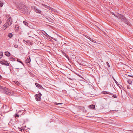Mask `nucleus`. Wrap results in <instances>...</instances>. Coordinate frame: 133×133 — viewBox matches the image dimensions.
Segmentation results:
<instances>
[{
  "instance_id": "c03bdc74",
  "label": "nucleus",
  "mask_w": 133,
  "mask_h": 133,
  "mask_svg": "<svg viewBox=\"0 0 133 133\" xmlns=\"http://www.w3.org/2000/svg\"><path fill=\"white\" fill-rule=\"evenodd\" d=\"M129 76L130 77H132V78H133V76L129 75Z\"/></svg>"
},
{
  "instance_id": "0eeeda50",
  "label": "nucleus",
  "mask_w": 133,
  "mask_h": 133,
  "mask_svg": "<svg viewBox=\"0 0 133 133\" xmlns=\"http://www.w3.org/2000/svg\"><path fill=\"white\" fill-rule=\"evenodd\" d=\"M42 5L44 7L47 8L49 10H51V11H54V10H55V9H53L52 7L48 6L47 5H45L44 4H42Z\"/></svg>"
},
{
  "instance_id": "a18cd8bd",
  "label": "nucleus",
  "mask_w": 133,
  "mask_h": 133,
  "mask_svg": "<svg viewBox=\"0 0 133 133\" xmlns=\"http://www.w3.org/2000/svg\"><path fill=\"white\" fill-rule=\"evenodd\" d=\"M14 46L15 48H17V45H14Z\"/></svg>"
},
{
  "instance_id": "e433bc0d",
  "label": "nucleus",
  "mask_w": 133,
  "mask_h": 133,
  "mask_svg": "<svg viewBox=\"0 0 133 133\" xmlns=\"http://www.w3.org/2000/svg\"><path fill=\"white\" fill-rule=\"evenodd\" d=\"M62 104L61 103H56V104L57 105H58L59 104Z\"/></svg>"
},
{
  "instance_id": "3c124183",
  "label": "nucleus",
  "mask_w": 133,
  "mask_h": 133,
  "mask_svg": "<svg viewBox=\"0 0 133 133\" xmlns=\"http://www.w3.org/2000/svg\"><path fill=\"white\" fill-rule=\"evenodd\" d=\"M120 85V86H121V87H122V86L121 85Z\"/></svg>"
},
{
  "instance_id": "9b49d317",
  "label": "nucleus",
  "mask_w": 133,
  "mask_h": 133,
  "mask_svg": "<svg viewBox=\"0 0 133 133\" xmlns=\"http://www.w3.org/2000/svg\"><path fill=\"white\" fill-rule=\"evenodd\" d=\"M102 93L103 94H107L111 95H112L113 94L112 93H111L109 92L106 91H103L102 92Z\"/></svg>"
},
{
  "instance_id": "8fccbe9b",
  "label": "nucleus",
  "mask_w": 133,
  "mask_h": 133,
  "mask_svg": "<svg viewBox=\"0 0 133 133\" xmlns=\"http://www.w3.org/2000/svg\"><path fill=\"white\" fill-rule=\"evenodd\" d=\"M127 88L128 89V88H129V87L128 86H127Z\"/></svg>"
},
{
  "instance_id": "aec40b11",
  "label": "nucleus",
  "mask_w": 133,
  "mask_h": 133,
  "mask_svg": "<svg viewBox=\"0 0 133 133\" xmlns=\"http://www.w3.org/2000/svg\"><path fill=\"white\" fill-rule=\"evenodd\" d=\"M113 79L114 81L115 82L116 84L118 86H119L120 88H121L120 86H119V83H118V82L114 78Z\"/></svg>"
},
{
  "instance_id": "bb28decb",
  "label": "nucleus",
  "mask_w": 133,
  "mask_h": 133,
  "mask_svg": "<svg viewBox=\"0 0 133 133\" xmlns=\"http://www.w3.org/2000/svg\"><path fill=\"white\" fill-rule=\"evenodd\" d=\"M64 56H65L68 59H69V57L68 56V55H66V54L65 52L63 54Z\"/></svg>"
},
{
  "instance_id": "ddd939ff",
  "label": "nucleus",
  "mask_w": 133,
  "mask_h": 133,
  "mask_svg": "<svg viewBox=\"0 0 133 133\" xmlns=\"http://www.w3.org/2000/svg\"><path fill=\"white\" fill-rule=\"evenodd\" d=\"M5 55L7 56H10V52H9L8 51H6L5 52Z\"/></svg>"
},
{
  "instance_id": "20e7f679",
  "label": "nucleus",
  "mask_w": 133,
  "mask_h": 133,
  "mask_svg": "<svg viewBox=\"0 0 133 133\" xmlns=\"http://www.w3.org/2000/svg\"><path fill=\"white\" fill-rule=\"evenodd\" d=\"M42 96V94L41 93L38 94H37L35 96V99L37 101H40L41 99V98L40 97Z\"/></svg>"
},
{
  "instance_id": "c85d7f7f",
  "label": "nucleus",
  "mask_w": 133,
  "mask_h": 133,
  "mask_svg": "<svg viewBox=\"0 0 133 133\" xmlns=\"http://www.w3.org/2000/svg\"><path fill=\"white\" fill-rule=\"evenodd\" d=\"M78 108L79 109H83L84 108V107H83L81 106H78Z\"/></svg>"
},
{
  "instance_id": "37998d69",
  "label": "nucleus",
  "mask_w": 133,
  "mask_h": 133,
  "mask_svg": "<svg viewBox=\"0 0 133 133\" xmlns=\"http://www.w3.org/2000/svg\"><path fill=\"white\" fill-rule=\"evenodd\" d=\"M2 76L1 75H0V79H2Z\"/></svg>"
},
{
  "instance_id": "4468645a",
  "label": "nucleus",
  "mask_w": 133,
  "mask_h": 133,
  "mask_svg": "<svg viewBox=\"0 0 133 133\" xmlns=\"http://www.w3.org/2000/svg\"><path fill=\"white\" fill-rule=\"evenodd\" d=\"M31 61L30 59V57L28 56L26 59V62L28 63H29Z\"/></svg>"
},
{
  "instance_id": "5fc2aeb1",
  "label": "nucleus",
  "mask_w": 133,
  "mask_h": 133,
  "mask_svg": "<svg viewBox=\"0 0 133 133\" xmlns=\"http://www.w3.org/2000/svg\"><path fill=\"white\" fill-rule=\"evenodd\" d=\"M132 90H133V89H132Z\"/></svg>"
},
{
  "instance_id": "f8f14e48",
  "label": "nucleus",
  "mask_w": 133,
  "mask_h": 133,
  "mask_svg": "<svg viewBox=\"0 0 133 133\" xmlns=\"http://www.w3.org/2000/svg\"><path fill=\"white\" fill-rule=\"evenodd\" d=\"M88 107L89 108L91 109H94L95 108V106L93 104H92L91 105H89Z\"/></svg>"
},
{
  "instance_id": "393cba45",
  "label": "nucleus",
  "mask_w": 133,
  "mask_h": 133,
  "mask_svg": "<svg viewBox=\"0 0 133 133\" xmlns=\"http://www.w3.org/2000/svg\"><path fill=\"white\" fill-rule=\"evenodd\" d=\"M23 129V128L22 127H21V128H20L19 127H18V131H21L22 130V129Z\"/></svg>"
},
{
  "instance_id": "ea45409f",
  "label": "nucleus",
  "mask_w": 133,
  "mask_h": 133,
  "mask_svg": "<svg viewBox=\"0 0 133 133\" xmlns=\"http://www.w3.org/2000/svg\"><path fill=\"white\" fill-rule=\"evenodd\" d=\"M61 52L62 53V54H63L64 53V52L63 51H62V50H61Z\"/></svg>"
},
{
  "instance_id": "a19ab883",
  "label": "nucleus",
  "mask_w": 133,
  "mask_h": 133,
  "mask_svg": "<svg viewBox=\"0 0 133 133\" xmlns=\"http://www.w3.org/2000/svg\"><path fill=\"white\" fill-rule=\"evenodd\" d=\"M19 83L18 82V81H17V85H19Z\"/></svg>"
},
{
  "instance_id": "c756f323",
  "label": "nucleus",
  "mask_w": 133,
  "mask_h": 133,
  "mask_svg": "<svg viewBox=\"0 0 133 133\" xmlns=\"http://www.w3.org/2000/svg\"><path fill=\"white\" fill-rule=\"evenodd\" d=\"M86 37L88 39H89L90 41H92V39L91 38H90L89 36H87V37Z\"/></svg>"
},
{
  "instance_id": "f3484780",
  "label": "nucleus",
  "mask_w": 133,
  "mask_h": 133,
  "mask_svg": "<svg viewBox=\"0 0 133 133\" xmlns=\"http://www.w3.org/2000/svg\"><path fill=\"white\" fill-rule=\"evenodd\" d=\"M127 82L129 84H132V82H133V79L132 81L130 79H128L127 80Z\"/></svg>"
},
{
  "instance_id": "864d4df0",
  "label": "nucleus",
  "mask_w": 133,
  "mask_h": 133,
  "mask_svg": "<svg viewBox=\"0 0 133 133\" xmlns=\"http://www.w3.org/2000/svg\"><path fill=\"white\" fill-rule=\"evenodd\" d=\"M132 84H133V82H132Z\"/></svg>"
},
{
  "instance_id": "f257e3e1",
  "label": "nucleus",
  "mask_w": 133,
  "mask_h": 133,
  "mask_svg": "<svg viewBox=\"0 0 133 133\" xmlns=\"http://www.w3.org/2000/svg\"><path fill=\"white\" fill-rule=\"evenodd\" d=\"M117 18L121 20V21L128 25H129L130 24V23L128 20L126 19L125 16L123 15L120 14H119Z\"/></svg>"
},
{
  "instance_id": "2f4dec72",
  "label": "nucleus",
  "mask_w": 133,
  "mask_h": 133,
  "mask_svg": "<svg viewBox=\"0 0 133 133\" xmlns=\"http://www.w3.org/2000/svg\"><path fill=\"white\" fill-rule=\"evenodd\" d=\"M112 96L115 98H117V97L115 94L113 95Z\"/></svg>"
},
{
  "instance_id": "6e6d98bb",
  "label": "nucleus",
  "mask_w": 133,
  "mask_h": 133,
  "mask_svg": "<svg viewBox=\"0 0 133 133\" xmlns=\"http://www.w3.org/2000/svg\"><path fill=\"white\" fill-rule=\"evenodd\" d=\"M132 104L133 105V103H132Z\"/></svg>"
},
{
  "instance_id": "f03ea898",
  "label": "nucleus",
  "mask_w": 133,
  "mask_h": 133,
  "mask_svg": "<svg viewBox=\"0 0 133 133\" xmlns=\"http://www.w3.org/2000/svg\"><path fill=\"white\" fill-rule=\"evenodd\" d=\"M17 8L18 10H21L22 12H26V6L23 4L20 3L17 6Z\"/></svg>"
},
{
  "instance_id": "423d86ee",
  "label": "nucleus",
  "mask_w": 133,
  "mask_h": 133,
  "mask_svg": "<svg viewBox=\"0 0 133 133\" xmlns=\"http://www.w3.org/2000/svg\"><path fill=\"white\" fill-rule=\"evenodd\" d=\"M0 63L2 65L6 66L9 65V64L8 62L4 60H2L0 61Z\"/></svg>"
},
{
  "instance_id": "49530a36",
  "label": "nucleus",
  "mask_w": 133,
  "mask_h": 133,
  "mask_svg": "<svg viewBox=\"0 0 133 133\" xmlns=\"http://www.w3.org/2000/svg\"><path fill=\"white\" fill-rule=\"evenodd\" d=\"M47 19H48L49 20V19H51L50 18H49V19H48V18H47Z\"/></svg>"
},
{
  "instance_id": "cd10ccee",
  "label": "nucleus",
  "mask_w": 133,
  "mask_h": 133,
  "mask_svg": "<svg viewBox=\"0 0 133 133\" xmlns=\"http://www.w3.org/2000/svg\"><path fill=\"white\" fill-rule=\"evenodd\" d=\"M3 52H0V58H1L3 56Z\"/></svg>"
},
{
  "instance_id": "473e14b6",
  "label": "nucleus",
  "mask_w": 133,
  "mask_h": 133,
  "mask_svg": "<svg viewBox=\"0 0 133 133\" xmlns=\"http://www.w3.org/2000/svg\"><path fill=\"white\" fill-rule=\"evenodd\" d=\"M14 82V83L15 84H16L17 83V81H13Z\"/></svg>"
},
{
  "instance_id": "6ab92c4d",
  "label": "nucleus",
  "mask_w": 133,
  "mask_h": 133,
  "mask_svg": "<svg viewBox=\"0 0 133 133\" xmlns=\"http://www.w3.org/2000/svg\"><path fill=\"white\" fill-rule=\"evenodd\" d=\"M9 26L7 24H5L3 25V28L4 29V30H5L6 28H7Z\"/></svg>"
},
{
  "instance_id": "f704fd0d",
  "label": "nucleus",
  "mask_w": 133,
  "mask_h": 133,
  "mask_svg": "<svg viewBox=\"0 0 133 133\" xmlns=\"http://www.w3.org/2000/svg\"><path fill=\"white\" fill-rule=\"evenodd\" d=\"M106 64L108 66H109V64L108 62H106Z\"/></svg>"
},
{
  "instance_id": "c9c22d12",
  "label": "nucleus",
  "mask_w": 133,
  "mask_h": 133,
  "mask_svg": "<svg viewBox=\"0 0 133 133\" xmlns=\"http://www.w3.org/2000/svg\"><path fill=\"white\" fill-rule=\"evenodd\" d=\"M15 117L16 118L17 117V113H16L15 115Z\"/></svg>"
},
{
  "instance_id": "79ce46f5",
  "label": "nucleus",
  "mask_w": 133,
  "mask_h": 133,
  "mask_svg": "<svg viewBox=\"0 0 133 133\" xmlns=\"http://www.w3.org/2000/svg\"><path fill=\"white\" fill-rule=\"evenodd\" d=\"M19 27H20V26H18V25H17V28H18V29H19Z\"/></svg>"
},
{
  "instance_id": "7c9ffc66",
  "label": "nucleus",
  "mask_w": 133,
  "mask_h": 133,
  "mask_svg": "<svg viewBox=\"0 0 133 133\" xmlns=\"http://www.w3.org/2000/svg\"><path fill=\"white\" fill-rule=\"evenodd\" d=\"M86 37L88 39H89L90 41H92V39L91 38H90L89 36H87V37Z\"/></svg>"
},
{
  "instance_id": "9d476101",
  "label": "nucleus",
  "mask_w": 133,
  "mask_h": 133,
  "mask_svg": "<svg viewBox=\"0 0 133 133\" xmlns=\"http://www.w3.org/2000/svg\"><path fill=\"white\" fill-rule=\"evenodd\" d=\"M23 111L22 110H19L17 114V117H19V115H21L22 114Z\"/></svg>"
},
{
  "instance_id": "58836bf2",
  "label": "nucleus",
  "mask_w": 133,
  "mask_h": 133,
  "mask_svg": "<svg viewBox=\"0 0 133 133\" xmlns=\"http://www.w3.org/2000/svg\"><path fill=\"white\" fill-rule=\"evenodd\" d=\"M92 42H93L95 43H96V41H95V40H93V39L92 40Z\"/></svg>"
},
{
  "instance_id": "de8ad7c7",
  "label": "nucleus",
  "mask_w": 133,
  "mask_h": 133,
  "mask_svg": "<svg viewBox=\"0 0 133 133\" xmlns=\"http://www.w3.org/2000/svg\"><path fill=\"white\" fill-rule=\"evenodd\" d=\"M1 23H2L1 21V20L0 19V24H1Z\"/></svg>"
},
{
  "instance_id": "1a4fd4ad",
  "label": "nucleus",
  "mask_w": 133,
  "mask_h": 133,
  "mask_svg": "<svg viewBox=\"0 0 133 133\" xmlns=\"http://www.w3.org/2000/svg\"><path fill=\"white\" fill-rule=\"evenodd\" d=\"M35 85L37 87L39 88L40 89H43L42 86L37 83H35Z\"/></svg>"
},
{
  "instance_id": "412c9836",
  "label": "nucleus",
  "mask_w": 133,
  "mask_h": 133,
  "mask_svg": "<svg viewBox=\"0 0 133 133\" xmlns=\"http://www.w3.org/2000/svg\"><path fill=\"white\" fill-rule=\"evenodd\" d=\"M28 44H30L31 45H32V43L30 42V41L29 40H27L25 41Z\"/></svg>"
},
{
  "instance_id": "7ed1b4c3",
  "label": "nucleus",
  "mask_w": 133,
  "mask_h": 133,
  "mask_svg": "<svg viewBox=\"0 0 133 133\" xmlns=\"http://www.w3.org/2000/svg\"><path fill=\"white\" fill-rule=\"evenodd\" d=\"M0 91L1 92L4 93L8 95L10 94L9 89L6 87L0 86Z\"/></svg>"
},
{
  "instance_id": "603ef678",
  "label": "nucleus",
  "mask_w": 133,
  "mask_h": 133,
  "mask_svg": "<svg viewBox=\"0 0 133 133\" xmlns=\"http://www.w3.org/2000/svg\"><path fill=\"white\" fill-rule=\"evenodd\" d=\"M64 44H66V43H64Z\"/></svg>"
},
{
  "instance_id": "39448f33",
  "label": "nucleus",
  "mask_w": 133,
  "mask_h": 133,
  "mask_svg": "<svg viewBox=\"0 0 133 133\" xmlns=\"http://www.w3.org/2000/svg\"><path fill=\"white\" fill-rule=\"evenodd\" d=\"M31 9L35 12L37 13L41 14L42 11L38 9L35 6H31Z\"/></svg>"
},
{
  "instance_id": "b1692460",
  "label": "nucleus",
  "mask_w": 133,
  "mask_h": 133,
  "mask_svg": "<svg viewBox=\"0 0 133 133\" xmlns=\"http://www.w3.org/2000/svg\"><path fill=\"white\" fill-rule=\"evenodd\" d=\"M17 62H19L20 63L22 64V65H24V64L22 63V62L19 59H18L17 58Z\"/></svg>"
},
{
  "instance_id": "dca6fc26",
  "label": "nucleus",
  "mask_w": 133,
  "mask_h": 133,
  "mask_svg": "<svg viewBox=\"0 0 133 133\" xmlns=\"http://www.w3.org/2000/svg\"><path fill=\"white\" fill-rule=\"evenodd\" d=\"M31 12V10L30 9H26V12H26L27 14H30V13Z\"/></svg>"
},
{
  "instance_id": "a211bd4d",
  "label": "nucleus",
  "mask_w": 133,
  "mask_h": 133,
  "mask_svg": "<svg viewBox=\"0 0 133 133\" xmlns=\"http://www.w3.org/2000/svg\"><path fill=\"white\" fill-rule=\"evenodd\" d=\"M23 23L26 26H28V23L26 21H23Z\"/></svg>"
},
{
  "instance_id": "72a5a7b5",
  "label": "nucleus",
  "mask_w": 133,
  "mask_h": 133,
  "mask_svg": "<svg viewBox=\"0 0 133 133\" xmlns=\"http://www.w3.org/2000/svg\"><path fill=\"white\" fill-rule=\"evenodd\" d=\"M62 91L65 94L66 92V91L65 90H63Z\"/></svg>"
},
{
  "instance_id": "4be33fe9",
  "label": "nucleus",
  "mask_w": 133,
  "mask_h": 133,
  "mask_svg": "<svg viewBox=\"0 0 133 133\" xmlns=\"http://www.w3.org/2000/svg\"><path fill=\"white\" fill-rule=\"evenodd\" d=\"M10 60L12 61H16V59L14 58L11 57L10 58Z\"/></svg>"
},
{
  "instance_id": "a878e982",
  "label": "nucleus",
  "mask_w": 133,
  "mask_h": 133,
  "mask_svg": "<svg viewBox=\"0 0 133 133\" xmlns=\"http://www.w3.org/2000/svg\"><path fill=\"white\" fill-rule=\"evenodd\" d=\"M4 4L3 2L2 1H0V6L1 7H2L3 5Z\"/></svg>"
},
{
  "instance_id": "09e8293b",
  "label": "nucleus",
  "mask_w": 133,
  "mask_h": 133,
  "mask_svg": "<svg viewBox=\"0 0 133 133\" xmlns=\"http://www.w3.org/2000/svg\"><path fill=\"white\" fill-rule=\"evenodd\" d=\"M16 27H15V30H17L16 29Z\"/></svg>"
},
{
  "instance_id": "2eb2a0df",
  "label": "nucleus",
  "mask_w": 133,
  "mask_h": 133,
  "mask_svg": "<svg viewBox=\"0 0 133 133\" xmlns=\"http://www.w3.org/2000/svg\"><path fill=\"white\" fill-rule=\"evenodd\" d=\"M110 13L114 15L116 17H117V18L118 17V14H119L118 13V14H114L112 12H111Z\"/></svg>"
},
{
  "instance_id": "4c0bfd02",
  "label": "nucleus",
  "mask_w": 133,
  "mask_h": 133,
  "mask_svg": "<svg viewBox=\"0 0 133 133\" xmlns=\"http://www.w3.org/2000/svg\"><path fill=\"white\" fill-rule=\"evenodd\" d=\"M44 32L45 33V34L46 35H47L48 36H49L47 34V33L45 31H44Z\"/></svg>"
},
{
  "instance_id": "5701e85b",
  "label": "nucleus",
  "mask_w": 133,
  "mask_h": 133,
  "mask_svg": "<svg viewBox=\"0 0 133 133\" xmlns=\"http://www.w3.org/2000/svg\"><path fill=\"white\" fill-rule=\"evenodd\" d=\"M13 36V34H12L10 33H9L8 34V36L10 38L12 37Z\"/></svg>"
},
{
  "instance_id": "6e6552de",
  "label": "nucleus",
  "mask_w": 133,
  "mask_h": 133,
  "mask_svg": "<svg viewBox=\"0 0 133 133\" xmlns=\"http://www.w3.org/2000/svg\"><path fill=\"white\" fill-rule=\"evenodd\" d=\"M7 24H6L8 25L9 26L11 25L12 22L10 18L7 20Z\"/></svg>"
}]
</instances>
